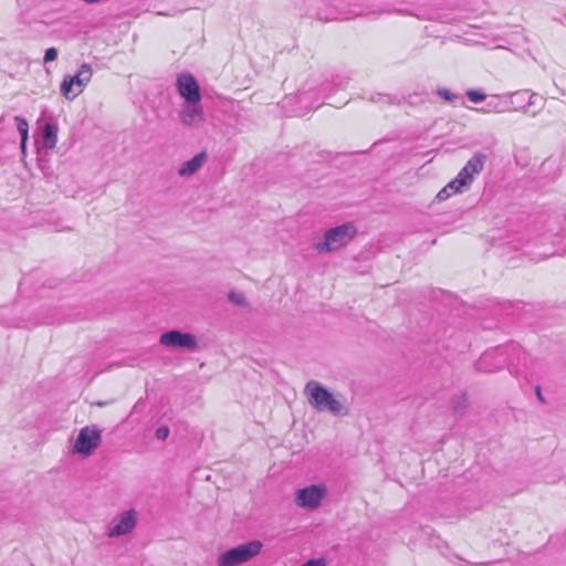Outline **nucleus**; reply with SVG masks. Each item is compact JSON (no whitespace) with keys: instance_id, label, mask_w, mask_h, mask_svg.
<instances>
[{"instance_id":"f257e3e1","label":"nucleus","mask_w":566,"mask_h":566,"mask_svg":"<svg viewBox=\"0 0 566 566\" xmlns=\"http://www.w3.org/2000/svg\"><path fill=\"white\" fill-rule=\"evenodd\" d=\"M308 403L318 412H329L333 416L348 415V408L322 384L311 380L305 386Z\"/></svg>"},{"instance_id":"f03ea898","label":"nucleus","mask_w":566,"mask_h":566,"mask_svg":"<svg viewBox=\"0 0 566 566\" xmlns=\"http://www.w3.org/2000/svg\"><path fill=\"white\" fill-rule=\"evenodd\" d=\"M357 233L353 223H344L325 231L323 242L316 244L318 253L337 251L348 244Z\"/></svg>"},{"instance_id":"7ed1b4c3","label":"nucleus","mask_w":566,"mask_h":566,"mask_svg":"<svg viewBox=\"0 0 566 566\" xmlns=\"http://www.w3.org/2000/svg\"><path fill=\"white\" fill-rule=\"evenodd\" d=\"M263 547L262 542L258 539L238 545L233 548L226 551L218 556L219 566H238L251 560L260 554Z\"/></svg>"},{"instance_id":"20e7f679","label":"nucleus","mask_w":566,"mask_h":566,"mask_svg":"<svg viewBox=\"0 0 566 566\" xmlns=\"http://www.w3.org/2000/svg\"><path fill=\"white\" fill-rule=\"evenodd\" d=\"M507 350L515 352L517 350V347L515 345H510L506 348H495L492 350H486L475 361V370L479 373H493L502 369L505 365L510 367L507 363V357L505 355Z\"/></svg>"},{"instance_id":"39448f33","label":"nucleus","mask_w":566,"mask_h":566,"mask_svg":"<svg viewBox=\"0 0 566 566\" xmlns=\"http://www.w3.org/2000/svg\"><path fill=\"white\" fill-rule=\"evenodd\" d=\"M101 441L102 430L97 426H86L80 430L73 446V451L88 457L98 448Z\"/></svg>"},{"instance_id":"423d86ee","label":"nucleus","mask_w":566,"mask_h":566,"mask_svg":"<svg viewBox=\"0 0 566 566\" xmlns=\"http://www.w3.org/2000/svg\"><path fill=\"white\" fill-rule=\"evenodd\" d=\"M159 343L166 347L182 350H196L198 348V342L193 334L178 329L163 333Z\"/></svg>"},{"instance_id":"0eeeda50","label":"nucleus","mask_w":566,"mask_h":566,"mask_svg":"<svg viewBox=\"0 0 566 566\" xmlns=\"http://www.w3.org/2000/svg\"><path fill=\"white\" fill-rule=\"evenodd\" d=\"M326 490L321 485H310L300 489L295 493V503L303 509H316L322 503Z\"/></svg>"},{"instance_id":"6e6552de","label":"nucleus","mask_w":566,"mask_h":566,"mask_svg":"<svg viewBox=\"0 0 566 566\" xmlns=\"http://www.w3.org/2000/svg\"><path fill=\"white\" fill-rule=\"evenodd\" d=\"M177 90L185 102H200V86L196 77L190 73H180L177 77Z\"/></svg>"},{"instance_id":"1a4fd4ad","label":"nucleus","mask_w":566,"mask_h":566,"mask_svg":"<svg viewBox=\"0 0 566 566\" xmlns=\"http://www.w3.org/2000/svg\"><path fill=\"white\" fill-rule=\"evenodd\" d=\"M485 159L486 156L483 154H475L471 157L454 178L458 186L461 188L469 186L473 180V176L483 170Z\"/></svg>"},{"instance_id":"9d476101","label":"nucleus","mask_w":566,"mask_h":566,"mask_svg":"<svg viewBox=\"0 0 566 566\" xmlns=\"http://www.w3.org/2000/svg\"><path fill=\"white\" fill-rule=\"evenodd\" d=\"M137 514L135 510H128L123 512L118 520H114L107 531L108 537H118L122 535L129 534L136 526Z\"/></svg>"},{"instance_id":"9b49d317","label":"nucleus","mask_w":566,"mask_h":566,"mask_svg":"<svg viewBox=\"0 0 566 566\" xmlns=\"http://www.w3.org/2000/svg\"><path fill=\"white\" fill-rule=\"evenodd\" d=\"M180 119L185 125H199L205 120L200 102H186L184 105Z\"/></svg>"},{"instance_id":"f8f14e48","label":"nucleus","mask_w":566,"mask_h":566,"mask_svg":"<svg viewBox=\"0 0 566 566\" xmlns=\"http://www.w3.org/2000/svg\"><path fill=\"white\" fill-rule=\"evenodd\" d=\"M57 143V126L53 123H45L41 127L40 144L45 149H53Z\"/></svg>"},{"instance_id":"ddd939ff","label":"nucleus","mask_w":566,"mask_h":566,"mask_svg":"<svg viewBox=\"0 0 566 566\" xmlns=\"http://www.w3.org/2000/svg\"><path fill=\"white\" fill-rule=\"evenodd\" d=\"M479 113H504L510 111V103L507 99L500 96H492L484 106L474 108Z\"/></svg>"},{"instance_id":"4468645a","label":"nucleus","mask_w":566,"mask_h":566,"mask_svg":"<svg viewBox=\"0 0 566 566\" xmlns=\"http://www.w3.org/2000/svg\"><path fill=\"white\" fill-rule=\"evenodd\" d=\"M207 160V154L205 151L197 154L191 159L185 161L178 169V174L181 177H189L193 175Z\"/></svg>"},{"instance_id":"2eb2a0df","label":"nucleus","mask_w":566,"mask_h":566,"mask_svg":"<svg viewBox=\"0 0 566 566\" xmlns=\"http://www.w3.org/2000/svg\"><path fill=\"white\" fill-rule=\"evenodd\" d=\"M92 67L88 63H83L75 75L71 76V80H73L74 84L80 88L85 86L92 77Z\"/></svg>"},{"instance_id":"dca6fc26","label":"nucleus","mask_w":566,"mask_h":566,"mask_svg":"<svg viewBox=\"0 0 566 566\" xmlns=\"http://www.w3.org/2000/svg\"><path fill=\"white\" fill-rule=\"evenodd\" d=\"M527 96H528L527 90L517 91V92H514L513 94H511L510 98L507 99L510 103V109L512 107H514V109L523 108L524 112H527L528 111L527 106H526Z\"/></svg>"},{"instance_id":"f3484780","label":"nucleus","mask_w":566,"mask_h":566,"mask_svg":"<svg viewBox=\"0 0 566 566\" xmlns=\"http://www.w3.org/2000/svg\"><path fill=\"white\" fill-rule=\"evenodd\" d=\"M14 120L17 123V129L21 136V151L22 154H25L27 140L29 136V124L25 118L21 116H15Z\"/></svg>"},{"instance_id":"a211bd4d","label":"nucleus","mask_w":566,"mask_h":566,"mask_svg":"<svg viewBox=\"0 0 566 566\" xmlns=\"http://www.w3.org/2000/svg\"><path fill=\"white\" fill-rule=\"evenodd\" d=\"M74 82L71 80L70 75L64 76L62 83H61V93L67 98L73 99L76 97L81 92L82 88H80L77 92H73Z\"/></svg>"},{"instance_id":"6ab92c4d","label":"nucleus","mask_w":566,"mask_h":566,"mask_svg":"<svg viewBox=\"0 0 566 566\" xmlns=\"http://www.w3.org/2000/svg\"><path fill=\"white\" fill-rule=\"evenodd\" d=\"M461 189L462 188L458 186V184L453 179L437 193L436 198L439 201H443L448 199L451 195L461 192Z\"/></svg>"},{"instance_id":"aec40b11","label":"nucleus","mask_w":566,"mask_h":566,"mask_svg":"<svg viewBox=\"0 0 566 566\" xmlns=\"http://www.w3.org/2000/svg\"><path fill=\"white\" fill-rule=\"evenodd\" d=\"M469 405L468 397L465 394H461L452 400V409L454 413H462Z\"/></svg>"},{"instance_id":"412c9836","label":"nucleus","mask_w":566,"mask_h":566,"mask_svg":"<svg viewBox=\"0 0 566 566\" xmlns=\"http://www.w3.org/2000/svg\"><path fill=\"white\" fill-rule=\"evenodd\" d=\"M526 106L527 109H530L533 106H538L537 111H534L532 113L533 115H535L543 107V97L536 93L528 92Z\"/></svg>"},{"instance_id":"4be33fe9","label":"nucleus","mask_w":566,"mask_h":566,"mask_svg":"<svg viewBox=\"0 0 566 566\" xmlns=\"http://www.w3.org/2000/svg\"><path fill=\"white\" fill-rule=\"evenodd\" d=\"M370 101L374 103H386V104H395L398 103V98L388 94L377 93L370 96Z\"/></svg>"},{"instance_id":"5701e85b","label":"nucleus","mask_w":566,"mask_h":566,"mask_svg":"<svg viewBox=\"0 0 566 566\" xmlns=\"http://www.w3.org/2000/svg\"><path fill=\"white\" fill-rule=\"evenodd\" d=\"M228 300L237 305V306H247L248 303H247V300H245V296L243 293L241 292H235V291H231L229 294H228Z\"/></svg>"},{"instance_id":"b1692460","label":"nucleus","mask_w":566,"mask_h":566,"mask_svg":"<svg viewBox=\"0 0 566 566\" xmlns=\"http://www.w3.org/2000/svg\"><path fill=\"white\" fill-rule=\"evenodd\" d=\"M465 94L468 98L473 103H480L486 99V95L479 90H468Z\"/></svg>"},{"instance_id":"393cba45","label":"nucleus","mask_w":566,"mask_h":566,"mask_svg":"<svg viewBox=\"0 0 566 566\" xmlns=\"http://www.w3.org/2000/svg\"><path fill=\"white\" fill-rule=\"evenodd\" d=\"M14 146V142H10L0 136V161L7 156L8 147Z\"/></svg>"},{"instance_id":"a878e982","label":"nucleus","mask_w":566,"mask_h":566,"mask_svg":"<svg viewBox=\"0 0 566 566\" xmlns=\"http://www.w3.org/2000/svg\"><path fill=\"white\" fill-rule=\"evenodd\" d=\"M437 94L444 101L453 102L458 98V95L449 91L448 88H439Z\"/></svg>"},{"instance_id":"bb28decb","label":"nucleus","mask_w":566,"mask_h":566,"mask_svg":"<svg viewBox=\"0 0 566 566\" xmlns=\"http://www.w3.org/2000/svg\"><path fill=\"white\" fill-rule=\"evenodd\" d=\"M56 57H57V50L52 46V48H49L45 50L43 61H44V63H49V62L56 60Z\"/></svg>"},{"instance_id":"cd10ccee","label":"nucleus","mask_w":566,"mask_h":566,"mask_svg":"<svg viewBox=\"0 0 566 566\" xmlns=\"http://www.w3.org/2000/svg\"><path fill=\"white\" fill-rule=\"evenodd\" d=\"M169 432H170V430L167 426H161L156 429L155 436L158 440L164 441L168 438Z\"/></svg>"},{"instance_id":"c85d7f7f","label":"nucleus","mask_w":566,"mask_h":566,"mask_svg":"<svg viewBox=\"0 0 566 566\" xmlns=\"http://www.w3.org/2000/svg\"><path fill=\"white\" fill-rule=\"evenodd\" d=\"M301 566H326V563L322 558L310 559V560L305 562L304 564H302Z\"/></svg>"},{"instance_id":"c756f323","label":"nucleus","mask_w":566,"mask_h":566,"mask_svg":"<svg viewBox=\"0 0 566 566\" xmlns=\"http://www.w3.org/2000/svg\"><path fill=\"white\" fill-rule=\"evenodd\" d=\"M534 391H535V395H536L537 399L539 400V402L545 405L547 401H546V398L544 397V395L542 392L541 386H538V385L535 386Z\"/></svg>"},{"instance_id":"7c9ffc66","label":"nucleus","mask_w":566,"mask_h":566,"mask_svg":"<svg viewBox=\"0 0 566 566\" xmlns=\"http://www.w3.org/2000/svg\"><path fill=\"white\" fill-rule=\"evenodd\" d=\"M348 80H349L348 77H345V78H343V77H336V78L334 80V84H335L336 86H338V87H342V88H343V87H345V86L347 85Z\"/></svg>"},{"instance_id":"2f4dec72","label":"nucleus","mask_w":566,"mask_h":566,"mask_svg":"<svg viewBox=\"0 0 566 566\" xmlns=\"http://www.w3.org/2000/svg\"><path fill=\"white\" fill-rule=\"evenodd\" d=\"M96 405H97V406H99V407H103V406H105L106 403H105L104 401H98V402H96Z\"/></svg>"}]
</instances>
